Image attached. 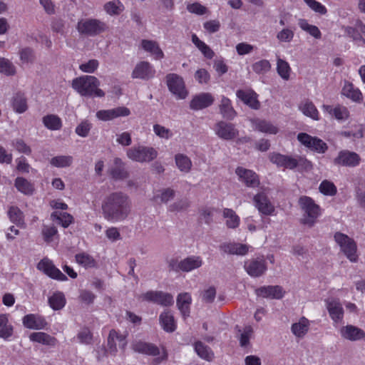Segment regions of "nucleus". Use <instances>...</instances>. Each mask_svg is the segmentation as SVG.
Wrapping results in <instances>:
<instances>
[{"label":"nucleus","mask_w":365,"mask_h":365,"mask_svg":"<svg viewBox=\"0 0 365 365\" xmlns=\"http://www.w3.org/2000/svg\"><path fill=\"white\" fill-rule=\"evenodd\" d=\"M22 322L25 327L31 329H42L47 325L43 317L34 314L24 316Z\"/></svg>","instance_id":"26"},{"label":"nucleus","mask_w":365,"mask_h":365,"mask_svg":"<svg viewBox=\"0 0 365 365\" xmlns=\"http://www.w3.org/2000/svg\"><path fill=\"white\" fill-rule=\"evenodd\" d=\"M342 93L344 96L354 101H359L362 98V94L359 89L355 88L354 86L350 83H345L342 89Z\"/></svg>","instance_id":"47"},{"label":"nucleus","mask_w":365,"mask_h":365,"mask_svg":"<svg viewBox=\"0 0 365 365\" xmlns=\"http://www.w3.org/2000/svg\"><path fill=\"white\" fill-rule=\"evenodd\" d=\"M269 159L272 163L276 164L278 167L290 170L304 165L307 161L304 158L300 156L292 157L277 153L270 154Z\"/></svg>","instance_id":"8"},{"label":"nucleus","mask_w":365,"mask_h":365,"mask_svg":"<svg viewBox=\"0 0 365 365\" xmlns=\"http://www.w3.org/2000/svg\"><path fill=\"white\" fill-rule=\"evenodd\" d=\"M271 68V64L269 61L266 59L260 60L252 65L253 71L258 73L262 74L269 71Z\"/></svg>","instance_id":"62"},{"label":"nucleus","mask_w":365,"mask_h":365,"mask_svg":"<svg viewBox=\"0 0 365 365\" xmlns=\"http://www.w3.org/2000/svg\"><path fill=\"white\" fill-rule=\"evenodd\" d=\"M356 31H359L361 34H363L365 36V24H364L361 21H359L357 22L355 29L349 27L346 29L347 34H349V36L352 37L354 40H359L360 42L365 43V40L359 36V35H356Z\"/></svg>","instance_id":"55"},{"label":"nucleus","mask_w":365,"mask_h":365,"mask_svg":"<svg viewBox=\"0 0 365 365\" xmlns=\"http://www.w3.org/2000/svg\"><path fill=\"white\" fill-rule=\"evenodd\" d=\"M171 270L179 272H191L202 265V259L200 256H190L179 261L177 258H172L168 262Z\"/></svg>","instance_id":"4"},{"label":"nucleus","mask_w":365,"mask_h":365,"mask_svg":"<svg viewBox=\"0 0 365 365\" xmlns=\"http://www.w3.org/2000/svg\"><path fill=\"white\" fill-rule=\"evenodd\" d=\"M51 217L58 220L64 227H68L73 221V217L66 212H54Z\"/></svg>","instance_id":"58"},{"label":"nucleus","mask_w":365,"mask_h":365,"mask_svg":"<svg viewBox=\"0 0 365 365\" xmlns=\"http://www.w3.org/2000/svg\"><path fill=\"white\" fill-rule=\"evenodd\" d=\"M256 294L259 297L282 299L284 297V291L280 286H264L256 289Z\"/></svg>","instance_id":"24"},{"label":"nucleus","mask_w":365,"mask_h":365,"mask_svg":"<svg viewBox=\"0 0 365 365\" xmlns=\"http://www.w3.org/2000/svg\"><path fill=\"white\" fill-rule=\"evenodd\" d=\"M218 212L219 210L217 208L206 207L200 210V217L205 223L210 224L213 222L214 217Z\"/></svg>","instance_id":"56"},{"label":"nucleus","mask_w":365,"mask_h":365,"mask_svg":"<svg viewBox=\"0 0 365 365\" xmlns=\"http://www.w3.org/2000/svg\"><path fill=\"white\" fill-rule=\"evenodd\" d=\"M244 268L252 277H259L263 275L267 269L265 259L260 257L247 260L245 262Z\"/></svg>","instance_id":"12"},{"label":"nucleus","mask_w":365,"mask_h":365,"mask_svg":"<svg viewBox=\"0 0 365 365\" xmlns=\"http://www.w3.org/2000/svg\"><path fill=\"white\" fill-rule=\"evenodd\" d=\"M309 326V321L305 317H302L292 325L291 330L295 336L302 338L308 332Z\"/></svg>","instance_id":"35"},{"label":"nucleus","mask_w":365,"mask_h":365,"mask_svg":"<svg viewBox=\"0 0 365 365\" xmlns=\"http://www.w3.org/2000/svg\"><path fill=\"white\" fill-rule=\"evenodd\" d=\"M334 239L346 257L351 262H356L358 259L357 247L354 240L341 232L336 233Z\"/></svg>","instance_id":"7"},{"label":"nucleus","mask_w":365,"mask_h":365,"mask_svg":"<svg viewBox=\"0 0 365 365\" xmlns=\"http://www.w3.org/2000/svg\"><path fill=\"white\" fill-rule=\"evenodd\" d=\"M111 177L115 180H124L128 177V172L125 169V163L120 158H115L113 165L109 169Z\"/></svg>","instance_id":"27"},{"label":"nucleus","mask_w":365,"mask_h":365,"mask_svg":"<svg viewBox=\"0 0 365 365\" xmlns=\"http://www.w3.org/2000/svg\"><path fill=\"white\" fill-rule=\"evenodd\" d=\"M76 262L85 268L96 267V262L94 258L86 252H81L76 255Z\"/></svg>","instance_id":"49"},{"label":"nucleus","mask_w":365,"mask_h":365,"mask_svg":"<svg viewBox=\"0 0 365 365\" xmlns=\"http://www.w3.org/2000/svg\"><path fill=\"white\" fill-rule=\"evenodd\" d=\"M37 268L54 279L59 281H66L67 279L66 276L59 269L56 267L48 258L41 259L37 264Z\"/></svg>","instance_id":"15"},{"label":"nucleus","mask_w":365,"mask_h":365,"mask_svg":"<svg viewBox=\"0 0 365 365\" xmlns=\"http://www.w3.org/2000/svg\"><path fill=\"white\" fill-rule=\"evenodd\" d=\"M298 24L303 31L307 32L314 38L317 39L322 38V33L319 28L314 25L309 24L306 19H299Z\"/></svg>","instance_id":"48"},{"label":"nucleus","mask_w":365,"mask_h":365,"mask_svg":"<svg viewBox=\"0 0 365 365\" xmlns=\"http://www.w3.org/2000/svg\"><path fill=\"white\" fill-rule=\"evenodd\" d=\"M192 298L189 293H181L177 298V306L184 318L189 316Z\"/></svg>","instance_id":"34"},{"label":"nucleus","mask_w":365,"mask_h":365,"mask_svg":"<svg viewBox=\"0 0 365 365\" xmlns=\"http://www.w3.org/2000/svg\"><path fill=\"white\" fill-rule=\"evenodd\" d=\"M239 98L244 103L249 106L253 109L259 108V102L257 100V94L252 89H240L236 93Z\"/></svg>","instance_id":"22"},{"label":"nucleus","mask_w":365,"mask_h":365,"mask_svg":"<svg viewBox=\"0 0 365 365\" xmlns=\"http://www.w3.org/2000/svg\"><path fill=\"white\" fill-rule=\"evenodd\" d=\"M192 41L195 46L202 52L205 58L209 59L213 58L215 53L212 50L205 42L200 40L196 34H192Z\"/></svg>","instance_id":"46"},{"label":"nucleus","mask_w":365,"mask_h":365,"mask_svg":"<svg viewBox=\"0 0 365 365\" xmlns=\"http://www.w3.org/2000/svg\"><path fill=\"white\" fill-rule=\"evenodd\" d=\"M160 322L165 331L168 332H173L175 330V322L173 316L170 312H164L160 315Z\"/></svg>","instance_id":"40"},{"label":"nucleus","mask_w":365,"mask_h":365,"mask_svg":"<svg viewBox=\"0 0 365 365\" xmlns=\"http://www.w3.org/2000/svg\"><path fill=\"white\" fill-rule=\"evenodd\" d=\"M45 127L51 130H60L62 127L61 119L56 115L50 114L43 118Z\"/></svg>","instance_id":"43"},{"label":"nucleus","mask_w":365,"mask_h":365,"mask_svg":"<svg viewBox=\"0 0 365 365\" xmlns=\"http://www.w3.org/2000/svg\"><path fill=\"white\" fill-rule=\"evenodd\" d=\"M138 299L142 302H148L160 304L162 306H170L173 304V297L168 293L161 291H148L141 294Z\"/></svg>","instance_id":"10"},{"label":"nucleus","mask_w":365,"mask_h":365,"mask_svg":"<svg viewBox=\"0 0 365 365\" xmlns=\"http://www.w3.org/2000/svg\"><path fill=\"white\" fill-rule=\"evenodd\" d=\"M299 205L304 212L303 223L312 226L320 215V207L309 197L302 196L299 200Z\"/></svg>","instance_id":"3"},{"label":"nucleus","mask_w":365,"mask_h":365,"mask_svg":"<svg viewBox=\"0 0 365 365\" xmlns=\"http://www.w3.org/2000/svg\"><path fill=\"white\" fill-rule=\"evenodd\" d=\"M58 231L54 226H43L42 229V235L46 242H53L56 237Z\"/></svg>","instance_id":"60"},{"label":"nucleus","mask_w":365,"mask_h":365,"mask_svg":"<svg viewBox=\"0 0 365 365\" xmlns=\"http://www.w3.org/2000/svg\"><path fill=\"white\" fill-rule=\"evenodd\" d=\"M215 101L213 96L210 93H201L193 97L190 102V108L201 110L211 106Z\"/></svg>","instance_id":"23"},{"label":"nucleus","mask_w":365,"mask_h":365,"mask_svg":"<svg viewBox=\"0 0 365 365\" xmlns=\"http://www.w3.org/2000/svg\"><path fill=\"white\" fill-rule=\"evenodd\" d=\"M73 163V158L70 155H58L51 159V165L56 168H66L70 166Z\"/></svg>","instance_id":"53"},{"label":"nucleus","mask_w":365,"mask_h":365,"mask_svg":"<svg viewBox=\"0 0 365 365\" xmlns=\"http://www.w3.org/2000/svg\"><path fill=\"white\" fill-rule=\"evenodd\" d=\"M341 336L350 341H359L365 337V332L361 329L353 326L346 325L340 329Z\"/></svg>","instance_id":"25"},{"label":"nucleus","mask_w":365,"mask_h":365,"mask_svg":"<svg viewBox=\"0 0 365 365\" xmlns=\"http://www.w3.org/2000/svg\"><path fill=\"white\" fill-rule=\"evenodd\" d=\"M92 128V124L88 120H83L76 128V133L78 135L85 138L89 134V132Z\"/></svg>","instance_id":"64"},{"label":"nucleus","mask_w":365,"mask_h":365,"mask_svg":"<svg viewBox=\"0 0 365 365\" xmlns=\"http://www.w3.org/2000/svg\"><path fill=\"white\" fill-rule=\"evenodd\" d=\"M277 70L279 75L284 80H288L289 78L291 68L288 62L280 58H277Z\"/></svg>","instance_id":"52"},{"label":"nucleus","mask_w":365,"mask_h":365,"mask_svg":"<svg viewBox=\"0 0 365 365\" xmlns=\"http://www.w3.org/2000/svg\"><path fill=\"white\" fill-rule=\"evenodd\" d=\"M220 249L227 254L245 255L249 252L250 246L241 243L229 242L221 245Z\"/></svg>","instance_id":"28"},{"label":"nucleus","mask_w":365,"mask_h":365,"mask_svg":"<svg viewBox=\"0 0 365 365\" xmlns=\"http://www.w3.org/2000/svg\"><path fill=\"white\" fill-rule=\"evenodd\" d=\"M360 161L361 158L356 153L344 150L339 153L334 163L337 165L356 167L360 163Z\"/></svg>","instance_id":"16"},{"label":"nucleus","mask_w":365,"mask_h":365,"mask_svg":"<svg viewBox=\"0 0 365 365\" xmlns=\"http://www.w3.org/2000/svg\"><path fill=\"white\" fill-rule=\"evenodd\" d=\"M253 334V329L252 327L247 326L244 328L242 332L240 334V343L241 346L247 347L250 344V339Z\"/></svg>","instance_id":"63"},{"label":"nucleus","mask_w":365,"mask_h":365,"mask_svg":"<svg viewBox=\"0 0 365 365\" xmlns=\"http://www.w3.org/2000/svg\"><path fill=\"white\" fill-rule=\"evenodd\" d=\"M297 139L303 145L319 153H324L328 149L327 143L322 140L305 133H299Z\"/></svg>","instance_id":"11"},{"label":"nucleus","mask_w":365,"mask_h":365,"mask_svg":"<svg viewBox=\"0 0 365 365\" xmlns=\"http://www.w3.org/2000/svg\"><path fill=\"white\" fill-rule=\"evenodd\" d=\"M327 307L331 319L338 322L341 321L344 316V310L339 300L331 299L327 301Z\"/></svg>","instance_id":"29"},{"label":"nucleus","mask_w":365,"mask_h":365,"mask_svg":"<svg viewBox=\"0 0 365 365\" xmlns=\"http://www.w3.org/2000/svg\"><path fill=\"white\" fill-rule=\"evenodd\" d=\"M141 47L156 60L161 59L164 57L163 51L158 43L155 41L143 39L141 41Z\"/></svg>","instance_id":"30"},{"label":"nucleus","mask_w":365,"mask_h":365,"mask_svg":"<svg viewBox=\"0 0 365 365\" xmlns=\"http://www.w3.org/2000/svg\"><path fill=\"white\" fill-rule=\"evenodd\" d=\"M175 163L176 167L185 173H188L192 167L190 158L183 153H178L175 155Z\"/></svg>","instance_id":"38"},{"label":"nucleus","mask_w":365,"mask_h":365,"mask_svg":"<svg viewBox=\"0 0 365 365\" xmlns=\"http://www.w3.org/2000/svg\"><path fill=\"white\" fill-rule=\"evenodd\" d=\"M104 9L109 15H118L123 11L124 6L120 1L117 0L106 3L104 5Z\"/></svg>","instance_id":"54"},{"label":"nucleus","mask_w":365,"mask_h":365,"mask_svg":"<svg viewBox=\"0 0 365 365\" xmlns=\"http://www.w3.org/2000/svg\"><path fill=\"white\" fill-rule=\"evenodd\" d=\"M250 121L253 129L255 130L270 135H275L279 132L277 125L271 121L260 118L251 119Z\"/></svg>","instance_id":"21"},{"label":"nucleus","mask_w":365,"mask_h":365,"mask_svg":"<svg viewBox=\"0 0 365 365\" xmlns=\"http://www.w3.org/2000/svg\"><path fill=\"white\" fill-rule=\"evenodd\" d=\"M29 339L36 343H38L48 346H54L57 343V339L45 332H33L29 335Z\"/></svg>","instance_id":"31"},{"label":"nucleus","mask_w":365,"mask_h":365,"mask_svg":"<svg viewBox=\"0 0 365 365\" xmlns=\"http://www.w3.org/2000/svg\"><path fill=\"white\" fill-rule=\"evenodd\" d=\"M299 109L305 115L314 120H319V111L312 102L309 101L302 102L299 105Z\"/></svg>","instance_id":"41"},{"label":"nucleus","mask_w":365,"mask_h":365,"mask_svg":"<svg viewBox=\"0 0 365 365\" xmlns=\"http://www.w3.org/2000/svg\"><path fill=\"white\" fill-rule=\"evenodd\" d=\"M322 108L324 112L327 113L330 116L334 117L338 120H346L349 117V111L344 106H336L333 107L324 105Z\"/></svg>","instance_id":"32"},{"label":"nucleus","mask_w":365,"mask_h":365,"mask_svg":"<svg viewBox=\"0 0 365 365\" xmlns=\"http://www.w3.org/2000/svg\"><path fill=\"white\" fill-rule=\"evenodd\" d=\"M14 185L18 191L26 195H32L35 190L34 185L22 177L16 178Z\"/></svg>","instance_id":"37"},{"label":"nucleus","mask_w":365,"mask_h":365,"mask_svg":"<svg viewBox=\"0 0 365 365\" xmlns=\"http://www.w3.org/2000/svg\"><path fill=\"white\" fill-rule=\"evenodd\" d=\"M48 302L53 309L59 310L66 304L65 296L62 292H56L49 298Z\"/></svg>","instance_id":"50"},{"label":"nucleus","mask_w":365,"mask_h":365,"mask_svg":"<svg viewBox=\"0 0 365 365\" xmlns=\"http://www.w3.org/2000/svg\"><path fill=\"white\" fill-rule=\"evenodd\" d=\"M100 81L93 76H81L72 81V88L81 96L103 98L105 92L99 88Z\"/></svg>","instance_id":"2"},{"label":"nucleus","mask_w":365,"mask_h":365,"mask_svg":"<svg viewBox=\"0 0 365 365\" xmlns=\"http://www.w3.org/2000/svg\"><path fill=\"white\" fill-rule=\"evenodd\" d=\"M319 190L326 195L333 196L336 193V187L329 180H323L319 185Z\"/></svg>","instance_id":"59"},{"label":"nucleus","mask_w":365,"mask_h":365,"mask_svg":"<svg viewBox=\"0 0 365 365\" xmlns=\"http://www.w3.org/2000/svg\"><path fill=\"white\" fill-rule=\"evenodd\" d=\"M222 216L225 219V225L228 228L236 229L239 227L240 218L233 210L224 208Z\"/></svg>","instance_id":"36"},{"label":"nucleus","mask_w":365,"mask_h":365,"mask_svg":"<svg viewBox=\"0 0 365 365\" xmlns=\"http://www.w3.org/2000/svg\"><path fill=\"white\" fill-rule=\"evenodd\" d=\"M101 210L103 217L111 222L125 220L130 214L131 200L123 192H112L102 200Z\"/></svg>","instance_id":"1"},{"label":"nucleus","mask_w":365,"mask_h":365,"mask_svg":"<svg viewBox=\"0 0 365 365\" xmlns=\"http://www.w3.org/2000/svg\"><path fill=\"white\" fill-rule=\"evenodd\" d=\"M215 134L223 140H231L239 135V130L235 125L230 123L220 121L215 125Z\"/></svg>","instance_id":"14"},{"label":"nucleus","mask_w":365,"mask_h":365,"mask_svg":"<svg viewBox=\"0 0 365 365\" xmlns=\"http://www.w3.org/2000/svg\"><path fill=\"white\" fill-rule=\"evenodd\" d=\"M255 206L259 212L265 215H270L274 211V206L264 191L258 192L253 198Z\"/></svg>","instance_id":"17"},{"label":"nucleus","mask_w":365,"mask_h":365,"mask_svg":"<svg viewBox=\"0 0 365 365\" xmlns=\"http://www.w3.org/2000/svg\"><path fill=\"white\" fill-rule=\"evenodd\" d=\"M133 349L138 353L145 354L151 356H157L160 354L159 349L150 343L143 341H135L132 345Z\"/></svg>","instance_id":"33"},{"label":"nucleus","mask_w":365,"mask_h":365,"mask_svg":"<svg viewBox=\"0 0 365 365\" xmlns=\"http://www.w3.org/2000/svg\"><path fill=\"white\" fill-rule=\"evenodd\" d=\"M106 24L98 19H86L78 22L77 29L79 33L93 36L106 31Z\"/></svg>","instance_id":"6"},{"label":"nucleus","mask_w":365,"mask_h":365,"mask_svg":"<svg viewBox=\"0 0 365 365\" xmlns=\"http://www.w3.org/2000/svg\"><path fill=\"white\" fill-rule=\"evenodd\" d=\"M130 113L125 107H118L109 110H101L96 113V117L104 121L110 120L118 117L128 116Z\"/></svg>","instance_id":"20"},{"label":"nucleus","mask_w":365,"mask_h":365,"mask_svg":"<svg viewBox=\"0 0 365 365\" xmlns=\"http://www.w3.org/2000/svg\"><path fill=\"white\" fill-rule=\"evenodd\" d=\"M155 74V70L149 62L140 61L135 66L132 72V77L133 78L148 80L153 78Z\"/></svg>","instance_id":"19"},{"label":"nucleus","mask_w":365,"mask_h":365,"mask_svg":"<svg viewBox=\"0 0 365 365\" xmlns=\"http://www.w3.org/2000/svg\"><path fill=\"white\" fill-rule=\"evenodd\" d=\"M220 110L222 116L227 119H232L236 115L231 101L225 97L222 96L220 103Z\"/></svg>","instance_id":"39"},{"label":"nucleus","mask_w":365,"mask_h":365,"mask_svg":"<svg viewBox=\"0 0 365 365\" xmlns=\"http://www.w3.org/2000/svg\"><path fill=\"white\" fill-rule=\"evenodd\" d=\"M153 132L160 138L168 140L173 135V132L169 128L160 124H155L153 125Z\"/></svg>","instance_id":"57"},{"label":"nucleus","mask_w":365,"mask_h":365,"mask_svg":"<svg viewBox=\"0 0 365 365\" xmlns=\"http://www.w3.org/2000/svg\"><path fill=\"white\" fill-rule=\"evenodd\" d=\"M12 106L16 113H24L28 108L26 98L24 95L21 93H16L13 98Z\"/></svg>","instance_id":"45"},{"label":"nucleus","mask_w":365,"mask_h":365,"mask_svg":"<svg viewBox=\"0 0 365 365\" xmlns=\"http://www.w3.org/2000/svg\"><path fill=\"white\" fill-rule=\"evenodd\" d=\"M195 350L197 355L205 360L210 361L212 360L214 357V354L210 348L201 341L195 342Z\"/></svg>","instance_id":"44"},{"label":"nucleus","mask_w":365,"mask_h":365,"mask_svg":"<svg viewBox=\"0 0 365 365\" xmlns=\"http://www.w3.org/2000/svg\"><path fill=\"white\" fill-rule=\"evenodd\" d=\"M235 173L238 177V180L245 186L255 188L259 185V178L253 170L243 167H237L235 170Z\"/></svg>","instance_id":"13"},{"label":"nucleus","mask_w":365,"mask_h":365,"mask_svg":"<svg viewBox=\"0 0 365 365\" xmlns=\"http://www.w3.org/2000/svg\"><path fill=\"white\" fill-rule=\"evenodd\" d=\"M175 192L170 188L163 189L158 191L153 196V200L156 202H164L166 203L169 200L173 198Z\"/></svg>","instance_id":"51"},{"label":"nucleus","mask_w":365,"mask_h":365,"mask_svg":"<svg viewBox=\"0 0 365 365\" xmlns=\"http://www.w3.org/2000/svg\"><path fill=\"white\" fill-rule=\"evenodd\" d=\"M127 156L134 161L150 162L157 158L158 152L152 147L138 145L129 148Z\"/></svg>","instance_id":"5"},{"label":"nucleus","mask_w":365,"mask_h":365,"mask_svg":"<svg viewBox=\"0 0 365 365\" xmlns=\"http://www.w3.org/2000/svg\"><path fill=\"white\" fill-rule=\"evenodd\" d=\"M8 215L13 223L20 227H25L24 214L18 207L11 206L8 211Z\"/></svg>","instance_id":"42"},{"label":"nucleus","mask_w":365,"mask_h":365,"mask_svg":"<svg viewBox=\"0 0 365 365\" xmlns=\"http://www.w3.org/2000/svg\"><path fill=\"white\" fill-rule=\"evenodd\" d=\"M126 345L125 334H121L115 329H112L110 331L108 337V351L114 354L118 350V346L120 349H124Z\"/></svg>","instance_id":"18"},{"label":"nucleus","mask_w":365,"mask_h":365,"mask_svg":"<svg viewBox=\"0 0 365 365\" xmlns=\"http://www.w3.org/2000/svg\"><path fill=\"white\" fill-rule=\"evenodd\" d=\"M0 72L7 76H12L15 74L16 69L9 60L0 58Z\"/></svg>","instance_id":"61"},{"label":"nucleus","mask_w":365,"mask_h":365,"mask_svg":"<svg viewBox=\"0 0 365 365\" xmlns=\"http://www.w3.org/2000/svg\"><path fill=\"white\" fill-rule=\"evenodd\" d=\"M166 81L170 91L178 99H185L188 92L185 88L183 78L178 74L170 73L166 76Z\"/></svg>","instance_id":"9"}]
</instances>
